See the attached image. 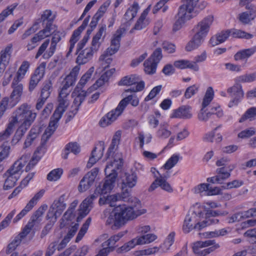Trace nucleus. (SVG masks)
<instances>
[{"instance_id":"16","label":"nucleus","mask_w":256,"mask_h":256,"mask_svg":"<svg viewBox=\"0 0 256 256\" xmlns=\"http://www.w3.org/2000/svg\"><path fill=\"white\" fill-rule=\"evenodd\" d=\"M44 190H41L37 192L27 204L25 208L14 218L13 222L16 223L25 216L36 204L38 201L44 196Z\"/></svg>"},{"instance_id":"6","label":"nucleus","mask_w":256,"mask_h":256,"mask_svg":"<svg viewBox=\"0 0 256 256\" xmlns=\"http://www.w3.org/2000/svg\"><path fill=\"white\" fill-rule=\"evenodd\" d=\"M37 114L31 109V106L24 103L18 107L12 114L8 122L16 127L18 123H24L28 126L30 122H34Z\"/></svg>"},{"instance_id":"30","label":"nucleus","mask_w":256,"mask_h":256,"mask_svg":"<svg viewBox=\"0 0 256 256\" xmlns=\"http://www.w3.org/2000/svg\"><path fill=\"white\" fill-rule=\"evenodd\" d=\"M40 132V127L36 126L32 128L27 136L24 143V148L29 147L38 138Z\"/></svg>"},{"instance_id":"27","label":"nucleus","mask_w":256,"mask_h":256,"mask_svg":"<svg viewBox=\"0 0 256 256\" xmlns=\"http://www.w3.org/2000/svg\"><path fill=\"white\" fill-rule=\"evenodd\" d=\"M28 233L22 230V232L16 236L14 238L10 243L6 250V254H10L15 249L19 246L23 239H24Z\"/></svg>"},{"instance_id":"35","label":"nucleus","mask_w":256,"mask_h":256,"mask_svg":"<svg viewBox=\"0 0 256 256\" xmlns=\"http://www.w3.org/2000/svg\"><path fill=\"white\" fill-rule=\"evenodd\" d=\"M75 214L73 212L67 210L60 219V228H62L70 226L71 224L74 223L73 221L75 220Z\"/></svg>"},{"instance_id":"39","label":"nucleus","mask_w":256,"mask_h":256,"mask_svg":"<svg viewBox=\"0 0 256 256\" xmlns=\"http://www.w3.org/2000/svg\"><path fill=\"white\" fill-rule=\"evenodd\" d=\"M43 24L45 25L44 28L36 34L42 40L50 36L52 33V30L55 28L52 20H48L46 23L44 22Z\"/></svg>"},{"instance_id":"48","label":"nucleus","mask_w":256,"mask_h":256,"mask_svg":"<svg viewBox=\"0 0 256 256\" xmlns=\"http://www.w3.org/2000/svg\"><path fill=\"white\" fill-rule=\"evenodd\" d=\"M158 64L151 59H147L144 63V71L148 74H153L156 73Z\"/></svg>"},{"instance_id":"23","label":"nucleus","mask_w":256,"mask_h":256,"mask_svg":"<svg viewBox=\"0 0 256 256\" xmlns=\"http://www.w3.org/2000/svg\"><path fill=\"white\" fill-rule=\"evenodd\" d=\"M122 34L123 32L122 30L121 29H118L113 35L111 40L110 46L106 49L107 52H109L110 55H112L115 54L119 50L120 41Z\"/></svg>"},{"instance_id":"8","label":"nucleus","mask_w":256,"mask_h":256,"mask_svg":"<svg viewBox=\"0 0 256 256\" xmlns=\"http://www.w3.org/2000/svg\"><path fill=\"white\" fill-rule=\"evenodd\" d=\"M61 34L62 33L60 32H54L48 50L44 53L50 43V40H46L40 46L35 58L38 59L42 54V57L44 59L49 58L52 56L56 51L57 44L62 39Z\"/></svg>"},{"instance_id":"47","label":"nucleus","mask_w":256,"mask_h":256,"mask_svg":"<svg viewBox=\"0 0 256 256\" xmlns=\"http://www.w3.org/2000/svg\"><path fill=\"white\" fill-rule=\"evenodd\" d=\"M139 9L138 4L137 2H134L132 5L128 9L124 15V18L126 20H132L136 15Z\"/></svg>"},{"instance_id":"26","label":"nucleus","mask_w":256,"mask_h":256,"mask_svg":"<svg viewBox=\"0 0 256 256\" xmlns=\"http://www.w3.org/2000/svg\"><path fill=\"white\" fill-rule=\"evenodd\" d=\"M192 18L190 15L186 14V12H184L178 9V18L172 26V31L176 32L180 30L183 24L187 20H189Z\"/></svg>"},{"instance_id":"15","label":"nucleus","mask_w":256,"mask_h":256,"mask_svg":"<svg viewBox=\"0 0 256 256\" xmlns=\"http://www.w3.org/2000/svg\"><path fill=\"white\" fill-rule=\"evenodd\" d=\"M69 94L62 92H59L58 97V105L52 115L56 118L60 119L68 106L70 104L68 99Z\"/></svg>"},{"instance_id":"38","label":"nucleus","mask_w":256,"mask_h":256,"mask_svg":"<svg viewBox=\"0 0 256 256\" xmlns=\"http://www.w3.org/2000/svg\"><path fill=\"white\" fill-rule=\"evenodd\" d=\"M20 80H16V82H14V78L12 86L13 88V91L10 96V98L13 99L16 103H17L20 97L23 89V86L22 84H19Z\"/></svg>"},{"instance_id":"55","label":"nucleus","mask_w":256,"mask_h":256,"mask_svg":"<svg viewBox=\"0 0 256 256\" xmlns=\"http://www.w3.org/2000/svg\"><path fill=\"white\" fill-rule=\"evenodd\" d=\"M256 74L254 73L246 74L240 76L236 78V82H250L255 80Z\"/></svg>"},{"instance_id":"19","label":"nucleus","mask_w":256,"mask_h":256,"mask_svg":"<svg viewBox=\"0 0 256 256\" xmlns=\"http://www.w3.org/2000/svg\"><path fill=\"white\" fill-rule=\"evenodd\" d=\"M90 16H88L83 21L82 24L76 30H74L73 34L70 40V46L68 48V51L66 54V56L68 57L70 56L71 52L74 47L75 44L79 40V37L80 33L84 30L86 26H88L89 22Z\"/></svg>"},{"instance_id":"7","label":"nucleus","mask_w":256,"mask_h":256,"mask_svg":"<svg viewBox=\"0 0 256 256\" xmlns=\"http://www.w3.org/2000/svg\"><path fill=\"white\" fill-rule=\"evenodd\" d=\"M117 222L116 224L122 225L126 220H133L146 212L145 209L134 210V208L126 206L125 204H119L116 207Z\"/></svg>"},{"instance_id":"57","label":"nucleus","mask_w":256,"mask_h":256,"mask_svg":"<svg viewBox=\"0 0 256 256\" xmlns=\"http://www.w3.org/2000/svg\"><path fill=\"white\" fill-rule=\"evenodd\" d=\"M63 173V170L58 168L52 170L47 176V179L50 181H56L58 180Z\"/></svg>"},{"instance_id":"42","label":"nucleus","mask_w":256,"mask_h":256,"mask_svg":"<svg viewBox=\"0 0 256 256\" xmlns=\"http://www.w3.org/2000/svg\"><path fill=\"white\" fill-rule=\"evenodd\" d=\"M30 66V63L27 60L22 62V64L20 66L16 77H14V82L16 80H22L24 77L26 72L28 71Z\"/></svg>"},{"instance_id":"33","label":"nucleus","mask_w":256,"mask_h":256,"mask_svg":"<svg viewBox=\"0 0 256 256\" xmlns=\"http://www.w3.org/2000/svg\"><path fill=\"white\" fill-rule=\"evenodd\" d=\"M126 232H120L116 234L111 236L106 240H105L102 244V246H105L110 248L111 250H114L116 248V244L118 242L122 237H123Z\"/></svg>"},{"instance_id":"40","label":"nucleus","mask_w":256,"mask_h":256,"mask_svg":"<svg viewBox=\"0 0 256 256\" xmlns=\"http://www.w3.org/2000/svg\"><path fill=\"white\" fill-rule=\"evenodd\" d=\"M122 200L130 203V206L128 207L134 208V210H140L139 208L141 207L140 200L136 197L130 196L129 192L126 190L122 193Z\"/></svg>"},{"instance_id":"20","label":"nucleus","mask_w":256,"mask_h":256,"mask_svg":"<svg viewBox=\"0 0 256 256\" xmlns=\"http://www.w3.org/2000/svg\"><path fill=\"white\" fill-rule=\"evenodd\" d=\"M12 53V45L10 44L0 52V74L2 75L9 64Z\"/></svg>"},{"instance_id":"54","label":"nucleus","mask_w":256,"mask_h":256,"mask_svg":"<svg viewBox=\"0 0 256 256\" xmlns=\"http://www.w3.org/2000/svg\"><path fill=\"white\" fill-rule=\"evenodd\" d=\"M18 4L15 3L4 10L0 14V23L4 21L9 15L12 14L14 10L18 6Z\"/></svg>"},{"instance_id":"1","label":"nucleus","mask_w":256,"mask_h":256,"mask_svg":"<svg viewBox=\"0 0 256 256\" xmlns=\"http://www.w3.org/2000/svg\"><path fill=\"white\" fill-rule=\"evenodd\" d=\"M122 166V162L114 160L108 164L104 169L106 178L104 182L100 184L96 188L94 194L90 197L86 198L79 207V216L77 218L78 221L86 216L93 206V201L99 195L106 194L110 192L114 188L116 178L118 176L116 170Z\"/></svg>"},{"instance_id":"43","label":"nucleus","mask_w":256,"mask_h":256,"mask_svg":"<svg viewBox=\"0 0 256 256\" xmlns=\"http://www.w3.org/2000/svg\"><path fill=\"white\" fill-rule=\"evenodd\" d=\"M65 154L63 158L64 159H67L70 152H72L74 154H77L80 152V147L76 142H70L65 147Z\"/></svg>"},{"instance_id":"58","label":"nucleus","mask_w":256,"mask_h":256,"mask_svg":"<svg viewBox=\"0 0 256 256\" xmlns=\"http://www.w3.org/2000/svg\"><path fill=\"white\" fill-rule=\"evenodd\" d=\"M230 34L236 38H245L250 39L252 38V35L240 30H231Z\"/></svg>"},{"instance_id":"29","label":"nucleus","mask_w":256,"mask_h":256,"mask_svg":"<svg viewBox=\"0 0 256 256\" xmlns=\"http://www.w3.org/2000/svg\"><path fill=\"white\" fill-rule=\"evenodd\" d=\"M88 90V92L79 90L78 92H76V88L74 89L72 93V95L76 96V97L75 98L72 105V108H74V109H76L78 110L79 106L84 101V98L90 92V88H89Z\"/></svg>"},{"instance_id":"28","label":"nucleus","mask_w":256,"mask_h":256,"mask_svg":"<svg viewBox=\"0 0 256 256\" xmlns=\"http://www.w3.org/2000/svg\"><path fill=\"white\" fill-rule=\"evenodd\" d=\"M65 197L64 194L60 196L58 198L55 200L50 206L52 210H55L58 215L60 216L66 206V204L65 202Z\"/></svg>"},{"instance_id":"62","label":"nucleus","mask_w":256,"mask_h":256,"mask_svg":"<svg viewBox=\"0 0 256 256\" xmlns=\"http://www.w3.org/2000/svg\"><path fill=\"white\" fill-rule=\"evenodd\" d=\"M99 169L95 168L92 169L90 172H88L84 176V178L86 179L89 183L93 184L94 180L98 173Z\"/></svg>"},{"instance_id":"61","label":"nucleus","mask_w":256,"mask_h":256,"mask_svg":"<svg viewBox=\"0 0 256 256\" xmlns=\"http://www.w3.org/2000/svg\"><path fill=\"white\" fill-rule=\"evenodd\" d=\"M179 156L178 155H172L163 166L165 170H170L173 168L178 162Z\"/></svg>"},{"instance_id":"53","label":"nucleus","mask_w":256,"mask_h":256,"mask_svg":"<svg viewBox=\"0 0 256 256\" xmlns=\"http://www.w3.org/2000/svg\"><path fill=\"white\" fill-rule=\"evenodd\" d=\"M174 236L175 233L174 232H172L168 235L164 243L161 246L164 252H166L170 249V246L173 244Z\"/></svg>"},{"instance_id":"22","label":"nucleus","mask_w":256,"mask_h":256,"mask_svg":"<svg viewBox=\"0 0 256 256\" xmlns=\"http://www.w3.org/2000/svg\"><path fill=\"white\" fill-rule=\"evenodd\" d=\"M158 186H160L163 190L168 192H172L173 191V189L170 184L164 179V177L162 176L161 174H160L159 177L156 178L152 184L148 188V191L152 192Z\"/></svg>"},{"instance_id":"51","label":"nucleus","mask_w":256,"mask_h":256,"mask_svg":"<svg viewBox=\"0 0 256 256\" xmlns=\"http://www.w3.org/2000/svg\"><path fill=\"white\" fill-rule=\"evenodd\" d=\"M256 118V108L252 107L248 108L239 120L240 122H242L248 119L250 120Z\"/></svg>"},{"instance_id":"14","label":"nucleus","mask_w":256,"mask_h":256,"mask_svg":"<svg viewBox=\"0 0 256 256\" xmlns=\"http://www.w3.org/2000/svg\"><path fill=\"white\" fill-rule=\"evenodd\" d=\"M69 94L62 92H59L58 97V105L52 115L56 118L60 119L68 106L70 104L68 99Z\"/></svg>"},{"instance_id":"10","label":"nucleus","mask_w":256,"mask_h":256,"mask_svg":"<svg viewBox=\"0 0 256 256\" xmlns=\"http://www.w3.org/2000/svg\"><path fill=\"white\" fill-rule=\"evenodd\" d=\"M140 78L136 75L126 76L122 78L118 82L120 86H131L136 85L132 88H128L126 92H136L142 90L144 88V82L143 81H140Z\"/></svg>"},{"instance_id":"37","label":"nucleus","mask_w":256,"mask_h":256,"mask_svg":"<svg viewBox=\"0 0 256 256\" xmlns=\"http://www.w3.org/2000/svg\"><path fill=\"white\" fill-rule=\"evenodd\" d=\"M60 119L56 118L54 116L50 118L48 126L46 128L42 135V139L48 140L56 130L58 127V123Z\"/></svg>"},{"instance_id":"13","label":"nucleus","mask_w":256,"mask_h":256,"mask_svg":"<svg viewBox=\"0 0 256 256\" xmlns=\"http://www.w3.org/2000/svg\"><path fill=\"white\" fill-rule=\"evenodd\" d=\"M48 208L46 204L42 205L31 216L30 221L23 228L28 234L34 226L38 224L42 220V216Z\"/></svg>"},{"instance_id":"3","label":"nucleus","mask_w":256,"mask_h":256,"mask_svg":"<svg viewBox=\"0 0 256 256\" xmlns=\"http://www.w3.org/2000/svg\"><path fill=\"white\" fill-rule=\"evenodd\" d=\"M122 166V162L114 160L108 164L104 169L106 178L104 182L100 184L96 188L94 194L90 197L86 198L79 207V216L77 218L78 221L86 216L93 206V201L99 195L106 194L110 192L114 188L116 178L118 176L116 170Z\"/></svg>"},{"instance_id":"34","label":"nucleus","mask_w":256,"mask_h":256,"mask_svg":"<svg viewBox=\"0 0 256 256\" xmlns=\"http://www.w3.org/2000/svg\"><path fill=\"white\" fill-rule=\"evenodd\" d=\"M172 134V132L170 130V126L168 123H162L159 126L156 132V136L160 140L168 138Z\"/></svg>"},{"instance_id":"21","label":"nucleus","mask_w":256,"mask_h":256,"mask_svg":"<svg viewBox=\"0 0 256 256\" xmlns=\"http://www.w3.org/2000/svg\"><path fill=\"white\" fill-rule=\"evenodd\" d=\"M214 115H216L218 118H221L223 116V112L218 106H212L211 108V111L208 112L202 108L198 114V118L200 121L206 122Z\"/></svg>"},{"instance_id":"32","label":"nucleus","mask_w":256,"mask_h":256,"mask_svg":"<svg viewBox=\"0 0 256 256\" xmlns=\"http://www.w3.org/2000/svg\"><path fill=\"white\" fill-rule=\"evenodd\" d=\"M94 52L89 48H85L79 53L76 58V62L78 64H83L88 62L92 58Z\"/></svg>"},{"instance_id":"49","label":"nucleus","mask_w":256,"mask_h":256,"mask_svg":"<svg viewBox=\"0 0 256 256\" xmlns=\"http://www.w3.org/2000/svg\"><path fill=\"white\" fill-rule=\"evenodd\" d=\"M14 128L15 127L8 122L4 130L0 132V142L2 141L6 142V140L10 138L14 132Z\"/></svg>"},{"instance_id":"9","label":"nucleus","mask_w":256,"mask_h":256,"mask_svg":"<svg viewBox=\"0 0 256 256\" xmlns=\"http://www.w3.org/2000/svg\"><path fill=\"white\" fill-rule=\"evenodd\" d=\"M218 244L214 240L198 241L194 244L192 250L198 256H206L220 248Z\"/></svg>"},{"instance_id":"50","label":"nucleus","mask_w":256,"mask_h":256,"mask_svg":"<svg viewBox=\"0 0 256 256\" xmlns=\"http://www.w3.org/2000/svg\"><path fill=\"white\" fill-rule=\"evenodd\" d=\"M136 245H140L138 237H136L124 244L120 248H118V252H126L134 248Z\"/></svg>"},{"instance_id":"31","label":"nucleus","mask_w":256,"mask_h":256,"mask_svg":"<svg viewBox=\"0 0 256 256\" xmlns=\"http://www.w3.org/2000/svg\"><path fill=\"white\" fill-rule=\"evenodd\" d=\"M190 109V108L189 106H183L174 110L172 117L184 119L190 118L192 116Z\"/></svg>"},{"instance_id":"64","label":"nucleus","mask_w":256,"mask_h":256,"mask_svg":"<svg viewBox=\"0 0 256 256\" xmlns=\"http://www.w3.org/2000/svg\"><path fill=\"white\" fill-rule=\"evenodd\" d=\"M146 18L145 16H142V15L141 14L134 28H132L130 31L132 32L133 30H140L145 28L146 26L148 24V20H146Z\"/></svg>"},{"instance_id":"5","label":"nucleus","mask_w":256,"mask_h":256,"mask_svg":"<svg viewBox=\"0 0 256 256\" xmlns=\"http://www.w3.org/2000/svg\"><path fill=\"white\" fill-rule=\"evenodd\" d=\"M138 99L135 95H130L122 99L118 106L104 115L100 120V125L103 128L106 127L113 123L122 114L128 103L133 106L138 104Z\"/></svg>"},{"instance_id":"60","label":"nucleus","mask_w":256,"mask_h":256,"mask_svg":"<svg viewBox=\"0 0 256 256\" xmlns=\"http://www.w3.org/2000/svg\"><path fill=\"white\" fill-rule=\"evenodd\" d=\"M96 148H94L92 152L91 156L90 158L86 164V167L88 168H92L102 155V153H100L98 156H96Z\"/></svg>"},{"instance_id":"56","label":"nucleus","mask_w":256,"mask_h":256,"mask_svg":"<svg viewBox=\"0 0 256 256\" xmlns=\"http://www.w3.org/2000/svg\"><path fill=\"white\" fill-rule=\"evenodd\" d=\"M214 97V92L212 88H209L207 90L206 93L203 99L202 103V108L204 109L207 106L211 101L212 100Z\"/></svg>"},{"instance_id":"25","label":"nucleus","mask_w":256,"mask_h":256,"mask_svg":"<svg viewBox=\"0 0 256 256\" xmlns=\"http://www.w3.org/2000/svg\"><path fill=\"white\" fill-rule=\"evenodd\" d=\"M106 31V25L104 24L100 26L99 28L98 31L93 37L91 46L89 48L92 50L94 52H96L100 45V40L102 37L103 34H104V37L105 36V33Z\"/></svg>"},{"instance_id":"44","label":"nucleus","mask_w":256,"mask_h":256,"mask_svg":"<svg viewBox=\"0 0 256 256\" xmlns=\"http://www.w3.org/2000/svg\"><path fill=\"white\" fill-rule=\"evenodd\" d=\"M256 52V46L248 49H245L238 52L234 55V59L236 60H243L249 58Z\"/></svg>"},{"instance_id":"36","label":"nucleus","mask_w":256,"mask_h":256,"mask_svg":"<svg viewBox=\"0 0 256 256\" xmlns=\"http://www.w3.org/2000/svg\"><path fill=\"white\" fill-rule=\"evenodd\" d=\"M205 38L194 34L192 40L187 44L186 50L190 52L198 48L204 42Z\"/></svg>"},{"instance_id":"59","label":"nucleus","mask_w":256,"mask_h":256,"mask_svg":"<svg viewBox=\"0 0 256 256\" xmlns=\"http://www.w3.org/2000/svg\"><path fill=\"white\" fill-rule=\"evenodd\" d=\"M2 150L0 152V162L8 157L10 152V146L8 144V142L2 143L1 146Z\"/></svg>"},{"instance_id":"17","label":"nucleus","mask_w":256,"mask_h":256,"mask_svg":"<svg viewBox=\"0 0 256 256\" xmlns=\"http://www.w3.org/2000/svg\"><path fill=\"white\" fill-rule=\"evenodd\" d=\"M80 70V68L78 66H74L69 74H68L62 82V88L60 92L70 94V90H68L70 86H72L77 78Z\"/></svg>"},{"instance_id":"12","label":"nucleus","mask_w":256,"mask_h":256,"mask_svg":"<svg viewBox=\"0 0 256 256\" xmlns=\"http://www.w3.org/2000/svg\"><path fill=\"white\" fill-rule=\"evenodd\" d=\"M46 64L42 63L31 75L28 84V90L32 92L37 86L44 75Z\"/></svg>"},{"instance_id":"63","label":"nucleus","mask_w":256,"mask_h":256,"mask_svg":"<svg viewBox=\"0 0 256 256\" xmlns=\"http://www.w3.org/2000/svg\"><path fill=\"white\" fill-rule=\"evenodd\" d=\"M52 87V84L50 82L44 84L43 88L41 91L40 98L42 100L46 101V99L49 97L50 92V88Z\"/></svg>"},{"instance_id":"18","label":"nucleus","mask_w":256,"mask_h":256,"mask_svg":"<svg viewBox=\"0 0 256 256\" xmlns=\"http://www.w3.org/2000/svg\"><path fill=\"white\" fill-rule=\"evenodd\" d=\"M227 92L230 94L231 96L234 98L233 100L228 104V106L230 108L237 105L244 96L242 86L239 84H236L228 88L227 90Z\"/></svg>"},{"instance_id":"4","label":"nucleus","mask_w":256,"mask_h":256,"mask_svg":"<svg viewBox=\"0 0 256 256\" xmlns=\"http://www.w3.org/2000/svg\"><path fill=\"white\" fill-rule=\"evenodd\" d=\"M216 214V211L206 210L203 206L196 203L186 216L182 230L184 233H188L193 229L200 230L208 226L216 224L219 222L215 217Z\"/></svg>"},{"instance_id":"11","label":"nucleus","mask_w":256,"mask_h":256,"mask_svg":"<svg viewBox=\"0 0 256 256\" xmlns=\"http://www.w3.org/2000/svg\"><path fill=\"white\" fill-rule=\"evenodd\" d=\"M214 20V16L212 14L204 17L194 26L193 29L194 34L205 38L210 30Z\"/></svg>"},{"instance_id":"41","label":"nucleus","mask_w":256,"mask_h":256,"mask_svg":"<svg viewBox=\"0 0 256 256\" xmlns=\"http://www.w3.org/2000/svg\"><path fill=\"white\" fill-rule=\"evenodd\" d=\"M94 72V68L92 67L82 76L76 88V92L78 90H84L82 88L90 79L92 76Z\"/></svg>"},{"instance_id":"24","label":"nucleus","mask_w":256,"mask_h":256,"mask_svg":"<svg viewBox=\"0 0 256 256\" xmlns=\"http://www.w3.org/2000/svg\"><path fill=\"white\" fill-rule=\"evenodd\" d=\"M30 158V155H23L19 160H16L14 164L12 167L7 171L8 172V174L9 173L13 175L19 176L20 172H21L22 168L29 160Z\"/></svg>"},{"instance_id":"45","label":"nucleus","mask_w":256,"mask_h":256,"mask_svg":"<svg viewBox=\"0 0 256 256\" xmlns=\"http://www.w3.org/2000/svg\"><path fill=\"white\" fill-rule=\"evenodd\" d=\"M5 175L6 176V178L5 180L4 184V188L6 190H7L13 188L16 182L19 178V176L13 175L9 173L8 174V172H6L5 174Z\"/></svg>"},{"instance_id":"52","label":"nucleus","mask_w":256,"mask_h":256,"mask_svg":"<svg viewBox=\"0 0 256 256\" xmlns=\"http://www.w3.org/2000/svg\"><path fill=\"white\" fill-rule=\"evenodd\" d=\"M140 245L150 243L157 238V236L153 234H148L141 236H138Z\"/></svg>"},{"instance_id":"2","label":"nucleus","mask_w":256,"mask_h":256,"mask_svg":"<svg viewBox=\"0 0 256 256\" xmlns=\"http://www.w3.org/2000/svg\"><path fill=\"white\" fill-rule=\"evenodd\" d=\"M122 166V162L114 160L108 164L104 169L106 178L104 182L100 184L96 188L94 194L90 197L86 198L79 207V216L77 218L78 221L86 216L93 206V201L99 195L106 194L110 192L114 188L116 178L118 176L116 170Z\"/></svg>"},{"instance_id":"46","label":"nucleus","mask_w":256,"mask_h":256,"mask_svg":"<svg viewBox=\"0 0 256 256\" xmlns=\"http://www.w3.org/2000/svg\"><path fill=\"white\" fill-rule=\"evenodd\" d=\"M126 178L123 180L122 184L126 187L132 188L134 187L138 180V177L136 173L126 174Z\"/></svg>"}]
</instances>
